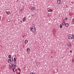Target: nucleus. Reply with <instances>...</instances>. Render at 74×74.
I'll return each instance as SVG.
<instances>
[{
    "instance_id": "423d86ee",
    "label": "nucleus",
    "mask_w": 74,
    "mask_h": 74,
    "mask_svg": "<svg viewBox=\"0 0 74 74\" xmlns=\"http://www.w3.org/2000/svg\"><path fill=\"white\" fill-rule=\"evenodd\" d=\"M57 3L59 4H61V1L60 0H58L57 1Z\"/></svg>"
},
{
    "instance_id": "4468645a",
    "label": "nucleus",
    "mask_w": 74,
    "mask_h": 74,
    "mask_svg": "<svg viewBox=\"0 0 74 74\" xmlns=\"http://www.w3.org/2000/svg\"><path fill=\"white\" fill-rule=\"evenodd\" d=\"M11 21V20H10V19H8L7 20V21L8 22H10V21Z\"/></svg>"
},
{
    "instance_id": "2eb2a0df",
    "label": "nucleus",
    "mask_w": 74,
    "mask_h": 74,
    "mask_svg": "<svg viewBox=\"0 0 74 74\" xmlns=\"http://www.w3.org/2000/svg\"><path fill=\"white\" fill-rule=\"evenodd\" d=\"M52 9H50L49 10V12H52Z\"/></svg>"
},
{
    "instance_id": "f3484780",
    "label": "nucleus",
    "mask_w": 74,
    "mask_h": 74,
    "mask_svg": "<svg viewBox=\"0 0 74 74\" xmlns=\"http://www.w3.org/2000/svg\"><path fill=\"white\" fill-rule=\"evenodd\" d=\"M9 58H11V55H9Z\"/></svg>"
},
{
    "instance_id": "9d476101",
    "label": "nucleus",
    "mask_w": 74,
    "mask_h": 74,
    "mask_svg": "<svg viewBox=\"0 0 74 74\" xmlns=\"http://www.w3.org/2000/svg\"><path fill=\"white\" fill-rule=\"evenodd\" d=\"M65 25H66V27H69V23H66L65 24Z\"/></svg>"
},
{
    "instance_id": "a211bd4d",
    "label": "nucleus",
    "mask_w": 74,
    "mask_h": 74,
    "mask_svg": "<svg viewBox=\"0 0 74 74\" xmlns=\"http://www.w3.org/2000/svg\"><path fill=\"white\" fill-rule=\"evenodd\" d=\"M72 22H74V18L73 19H72Z\"/></svg>"
},
{
    "instance_id": "7ed1b4c3",
    "label": "nucleus",
    "mask_w": 74,
    "mask_h": 74,
    "mask_svg": "<svg viewBox=\"0 0 74 74\" xmlns=\"http://www.w3.org/2000/svg\"><path fill=\"white\" fill-rule=\"evenodd\" d=\"M14 61V59H13V58H11V59H9L8 60V62L9 63H11V62H13Z\"/></svg>"
},
{
    "instance_id": "c85d7f7f",
    "label": "nucleus",
    "mask_w": 74,
    "mask_h": 74,
    "mask_svg": "<svg viewBox=\"0 0 74 74\" xmlns=\"http://www.w3.org/2000/svg\"><path fill=\"white\" fill-rule=\"evenodd\" d=\"M0 18H1V16H0Z\"/></svg>"
},
{
    "instance_id": "f03ea898",
    "label": "nucleus",
    "mask_w": 74,
    "mask_h": 74,
    "mask_svg": "<svg viewBox=\"0 0 74 74\" xmlns=\"http://www.w3.org/2000/svg\"><path fill=\"white\" fill-rule=\"evenodd\" d=\"M68 38L69 40H73V36L71 34L69 35L68 36Z\"/></svg>"
},
{
    "instance_id": "0eeeda50",
    "label": "nucleus",
    "mask_w": 74,
    "mask_h": 74,
    "mask_svg": "<svg viewBox=\"0 0 74 74\" xmlns=\"http://www.w3.org/2000/svg\"><path fill=\"white\" fill-rule=\"evenodd\" d=\"M5 12L7 15H10V11L8 12L7 11H6Z\"/></svg>"
},
{
    "instance_id": "39448f33",
    "label": "nucleus",
    "mask_w": 74,
    "mask_h": 74,
    "mask_svg": "<svg viewBox=\"0 0 74 74\" xmlns=\"http://www.w3.org/2000/svg\"><path fill=\"white\" fill-rule=\"evenodd\" d=\"M69 49H70V48L71 47V43L70 42H68V43L67 45Z\"/></svg>"
},
{
    "instance_id": "412c9836",
    "label": "nucleus",
    "mask_w": 74,
    "mask_h": 74,
    "mask_svg": "<svg viewBox=\"0 0 74 74\" xmlns=\"http://www.w3.org/2000/svg\"><path fill=\"white\" fill-rule=\"evenodd\" d=\"M65 20H66V21H67V17H66V18H65Z\"/></svg>"
},
{
    "instance_id": "f257e3e1",
    "label": "nucleus",
    "mask_w": 74,
    "mask_h": 74,
    "mask_svg": "<svg viewBox=\"0 0 74 74\" xmlns=\"http://www.w3.org/2000/svg\"><path fill=\"white\" fill-rule=\"evenodd\" d=\"M30 30L31 32H32L34 35L36 33V26L35 25H34L32 27L30 28Z\"/></svg>"
},
{
    "instance_id": "4be33fe9",
    "label": "nucleus",
    "mask_w": 74,
    "mask_h": 74,
    "mask_svg": "<svg viewBox=\"0 0 74 74\" xmlns=\"http://www.w3.org/2000/svg\"><path fill=\"white\" fill-rule=\"evenodd\" d=\"M14 67L15 68H16V65H14Z\"/></svg>"
},
{
    "instance_id": "dca6fc26",
    "label": "nucleus",
    "mask_w": 74,
    "mask_h": 74,
    "mask_svg": "<svg viewBox=\"0 0 74 74\" xmlns=\"http://www.w3.org/2000/svg\"><path fill=\"white\" fill-rule=\"evenodd\" d=\"M62 28V25H60V29H61V28Z\"/></svg>"
},
{
    "instance_id": "c756f323",
    "label": "nucleus",
    "mask_w": 74,
    "mask_h": 74,
    "mask_svg": "<svg viewBox=\"0 0 74 74\" xmlns=\"http://www.w3.org/2000/svg\"><path fill=\"white\" fill-rule=\"evenodd\" d=\"M51 57L52 58V56H51Z\"/></svg>"
},
{
    "instance_id": "b1692460",
    "label": "nucleus",
    "mask_w": 74,
    "mask_h": 74,
    "mask_svg": "<svg viewBox=\"0 0 74 74\" xmlns=\"http://www.w3.org/2000/svg\"><path fill=\"white\" fill-rule=\"evenodd\" d=\"M72 61L73 62H74V59H72Z\"/></svg>"
},
{
    "instance_id": "393cba45",
    "label": "nucleus",
    "mask_w": 74,
    "mask_h": 74,
    "mask_svg": "<svg viewBox=\"0 0 74 74\" xmlns=\"http://www.w3.org/2000/svg\"><path fill=\"white\" fill-rule=\"evenodd\" d=\"M70 53H72V51L71 50L70 51Z\"/></svg>"
},
{
    "instance_id": "1a4fd4ad",
    "label": "nucleus",
    "mask_w": 74,
    "mask_h": 74,
    "mask_svg": "<svg viewBox=\"0 0 74 74\" xmlns=\"http://www.w3.org/2000/svg\"><path fill=\"white\" fill-rule=\"evenodd\" d=\"M31 10L32 11H33L34 10H35V7H32V8H31Z\"/></svg>"
},
{
    "instance_id": "6ab92c4d",
    "label": "nucleus",
    "mask_w": 74,
    "mask_h": 74,
    "mask_svg": "<svg viewBox=\"0 0 74 74\" xmlns=\"http://www.w3.org/2000/svg\"><path fill=\"white\" fill-rule=\"evenodd\" d=\"M25 18H23V21H25Z\"/></svg>"
},
{
    "instance_id": "20e7f679",
    "label": "nucleus",
    "mask_w": 74,
    "mask_h": 74,
    "mask_svg": "<svg viewBox=\"0 0 74 74\" xmlns=\"http://www.w3.org/2000/svg\"><path fill=\"white\" fill-rule=\"evenodd\" d=\"M10 64H11V65L10 66V68L11 69H12V67L14 66V64H13L12 62H11Z\"/></svg>"
},
{
    "instance_id": "5701e85b",
    "label": "nucleus",
    "mask_w": 74,
    "mask_h": 74,
    "mask_svg": "<svg viewBox=\"0 0 74 74\" xmlns=\"http://www.w3.org/2000/svg\"><path fill=\"white\" fill-rule=\"evenodd\" d=\"M18 70H19V71H21V70L20 68H18Z\"/></svg>"
},
{
    "instance_id": "aec40b11",
    "label": "nucleus",
    "mask_w": 74,
    "mask_h": 74,
    "mask_svg": "<svg viewBox=\"0 0 74 74\" xmlns=\"http://www.w3.org/2000/svg\"><path fill=\"white\" fill-rule=\"evenodd\" d=\"M14 62H16V58H14Z\"/></svg>"
},
{
    "instance_id": "f8f14e48",
    "label": "nucleus",
    "mask_w": 74,
    "mask_h": 74,
    "mask_svg": "<svg viewBox=\"0 0 74 74\" xmlns=\"http://www.w3.org/2000/svg\"><path fill=\"white\" fill-rule=\"evenodd\" d=\"M62 26H64L65 25V23L64 22H63L62 23Z\"/></svg>"
},
{
    "instance_id": "9b49d317",
    "label": "nucleus",
    "mask_w": 74,
    "mask_h": 74,
    "mask_svg": "<svg viewBox=\"0 0 74 74\" xmlns=\"http://www.w3.org/2000/svg\"><path fill=\"white\" fill-rule=\"evenodd\" d=\"M27 42H28V40H25V44H27Z\"/></svg>"
},
{
    "instance_id": "bb28decb",
    "label": "nucleus",
    "mask_w": 74,
    "mask_h": 74,
    "mask_svg": "<svg viewBox=\"0 0 74 74\" xmlns=\"http://www.w3.org/2000/svg\"><path fill=\"white\" fill-rule=\"evenodd\" d=\"M21 23H22V21H21Z\"/></svg>"
},
{
    "instance_id": "ddd939ff",
    "label": "nucleus",
    "mask_w": 74,
    "mask_h": 74,
    "mask_svg": "<svg viewBox=\"0 0 74 74\" xmlns=\"http://www.w3.org/2000/svg\"><path fill=\"white\" fill-rule=\"evenodd\" d=\"M16 68H14L13 69V71L14 72H15V71H16Z\"/></svg>"
},
{
    "instance_id": "cd10ccee",
    "label": "nucleus",
    "mask_w": 74,
    "mask_h": 74,
    "mask_svg": "<svg viewBox=\"0 0 74 74\" xmlns=\"http://www.w3.org/2000/svg\"><path fill=\"white\" fill-rule=\"evenodd\" d=\"M14 64H16V63H14Z\"/></svg>"
},
{
    "instance_id": "a878e982",
    "label": "nucleus",
    "mask_w": 74,
    "mask_h": 74,
    "mask_svg": "<svg viewBox=\"0 0 74 74\" xmlns=\"http://www.w3.org/2000/svg\"><path fill=\"white\" fill-rule=\"evenodd\" d=\"M17 74H20V72L18 73H17Z\"/></svg>"
},
{
    "instance_id": "6e6552de",
    "label": "nucleus",
    "mask_w": 74,
    "mask_h": 74,
    "mask_svg": "<svg viewBox=\"0 0 74 74\" xmlns=\"http://www.w3.org/2000/svg\"><path fill=\"white\" fill-rule=\"evenodd\" d=\"M27 51L28 52H29L30 51V49L29 47H28L27 48Z\"/></svg>"
}]
</instances>
